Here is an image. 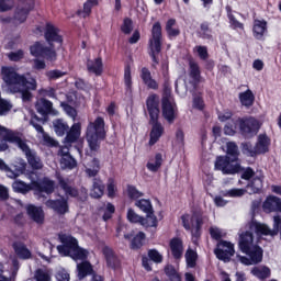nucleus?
Returning <instances> with one entry per match:
<instances>
[{
    "label": "nucleus",
    "mask_w": 281,
    "mask_h": 281,
    "mask_svg": "<svg viewBox=\"0 0 281 281\" xmlns=\"http://www.w3.org/2000/svg\"><path fill=\"white\" fill-rule=\"evenodd\" d=\"M205 221H207V216L201 212H195L192 216L182 215L183 227L191 232L193 243H198L199 238H201V227Z\"/></svg>",
    "instance_id": "4"
},
{
    "label": "nucleus",
    "mask_w": 281,
    "mask_h": 281,
    "mask_svg": "<svg viewBox=\"0 0 281 281\" xmlns=\"http://www.w3.org/2000/svg\"><path fill=\"white\" fill-rule=\"evenodd\" d=\"M1 76L9 93H20L23 102L32 100L31 91H36V79H27L24 75H19L14 68L8 66L1 68Z\"/></svg>",
    "instance_id": "1"
},
{
    "label": "nucleus",
    "mask_w": 281,
    "mask_h": 281,
    "mask_svg": "<svg viewBox=\"0 0 281 281\" xmlns=\"http://www.w3.org/2000/svg\"><path fill=\"white\" fill-rule=\"evenodd\" d=\"M60 166L61 168H69V170H74L76 166H78V162H76V159L70 156H65L60 159Z\"/></svg>",
    "instance_id": "48"
},
{
    "label": "nucleus",
    "mask_w": 281,
    "mask_h": 281,
    "mask_svg": "<svg viewBox=\"0 0 281 281\" xmlns=\"http://www.w3.org/2000/svg\"><path fill=\"white\" fill-rule=\"evenodd\" d=\"M35 280L36 281H50L52 277H49V273L45 270H36L35 272Z\"/></svg>",
    "instance_id": "58"
},
{
    "label": "nucleus",
    "mask_w": 281,
    "mask_h": 281,
    "mask_svg": "<svg viewBox=\"0 0 281 281\" xmlns=\"http://www.w3.org/2000/svg\"><path fill=\"white\" fill-rule=\"evenodd\" d=\"M146 109L149 114L150 122L159 120V95L153 93L147 97Z\"/></svg>",
    "instance_id": "14"
},
{
    "label": "nucleus",
    "mask_w": 281,
    "mask_h": 281,
    "mask_svg": "<svg viewBox=\"0 0 281 281\" xmlns=\"http://www.w3.org/2000/svg\"><path fill=\"white\" fill-rule=\"evenodd\" d=\"M271 145V140L267 134H260L258 136V142L255 145L257 149V155H263V153H269V146Z\"/></svg>",
    "instance_id": "28"
},
{
    "label": "nucleus",
    "mask_w": 281,
    "mask_h": 281,
    "mask_svg": "<svg viewBox=\"0 0 281 281\" xmlns=\"http://www.w3.org/2000/svg\"><path fill=\"white\" fill-rule=\"evenodd\" d=\"M127 194L130 199H140V196H144V193L133 186L127 187Z\"/></svg>",
    "instance_id": "56"
},
{
    "label": "nucleus",
    "mask_w": 281,
    "mask_h": 281,
    "mask_svg": "<svg viewBox=\"0 0 281 281\" xmlns=\"http://www.w3.org/2000/svg\"><path fill=\"white\" fill-rule=\"evenodd\" d=\"M140 79L144 85H146L147 89H153L154 91H157L159 89V83L157 80L153 78V74L150 72V69L143 67L140 69Z\"/></svg>",
    "instance_id": "19"
},
{
    "label": "nucleus",
    "mask_w": 281,
    "mask_h": 281,
    "mask_svg": "<svg viewBox=\"0 0 281 281\" xmlns=\"http://www.w3.org/2000/svg\"><path fill=\"white\" fill-rule=\"evenodd\" d=\"M53 128H54L56 135H58L59 137H63V135H65V133H67V131H69V125H67V123H65V121L57 119V120L53 121Z\"/></svg>",
    "instance_id": "40"
},
{
    "label": "nucleus",
    "mask_w": 281,
    "mask_h": 281,
    "mask_svg": "<svg viewBox=\"0 0 281 281\" xmlns=\"http://www.w3.org/2000/svg\"><path fill=\"white\" fill-rule=\"evenodd\" d=\"M58 29L54 26L52 23L46 24L44 36L48 43V45H52V43H59V45L63 43V37L58 33Z\"/></svg>",
    "instance_id": "18"
},
{
    "label": "nucleus",
    "mask_w": 281,
    "mask_h": 281,
    "mask_svg": "<svg viewBox=\"0 0 281 281\" xmlns=\"http://www.w3.org/2000/svg\"><path fill=\"white\" fill-rule=\"evenodd\" d=\"M148 258L153 260V262L159 263L164 261V256L157 251V249H150L148 251Z\"/></svg>",
    "instance_id": "52"
},
{
    "label": "nucleus",
    "mask_w": 281,
    "mask_h": 281,
    "mask_svg": "<svg viewBox=\"0 0 281 281\" xmlns=\"http://www.w3.org/2000/svg\"><path fill=\"white\" fill-rule=\"evenodd\" d=\"M95 5H98V0H88L83 4V10L82 11H78V14L80 16H82L83 19H87V16H89L91 14L92 8H95Z\"/></svg>",
    "instance_id": "45"
},
{
    "label": "nucleus",
    "mask_w": 281,
    "mask_h": 281,
    "mask_svg": "<svg viewBox=\"0 0 281 281\" xmlns=\"http://www.w3.org/2000/svg\"><path fill=\"white\" fill-rule=\"evenodd\" d=\"M161 164H164V157L161 154H156L155 159H150L147 162V169L150 170V172H157L161 168Z\"/></svg>",
    "instance_id": "41"
},
{
    "label": "nucleus",
    "mask_w": 281,
    "mask_h": 281,
    "mask_svg": "<svg viewBox=\"0 0 281 281\" xmlns=\"http://www.w3.org/2000/svg\"><path fill=\"white\" fill-rule=\"evenodd\" d=\"M146 217H143L140 225H143V227H157V216H155V213L149 212L146 213Z\"/></svg>",
    "instance_id": "44"
},
{
    "label": "nucleus",
    "mask_w": 281,
    "mask_h": 281,
    "mask_svg": "<svg viewBox=\"0 0 281 281\" xmlns=\"http://www.w3.org/2000/svg\"><path fill=\"white\" fill-rule=\"evenodd\" d=\"M244 194H247V190L245 189H231L226 191V196H232V198L244 196Z\"/></svg>",
    "instance_id": "62"
},
{
    "label": "nucleus",
    "mask_w": 281,
    "mask_h": 281,
    "mask_svg": "<svg viewBox=\"0 0 281 281\" xmlns=\"http://www.w3.org/2000/svg\"><path fill=\"white\" fill-rule=\"evenodd\" d=\"M26 214L37 225H43L45 223V211L43 207L36 206L34 204L26 205Z\"/></svg>",
    "instance_id": "16"
},
{
    "label": "nucleus",
    "mask_w": 281,
    "mask_h": 281,
    "mask_svg": "<svg viewBox=\"0 0 281 281\" xmlns=\"http://www.w3.org/2000/svg\"><path fill=\"white\" fill-rule=\"evenodd\" d=\"M12 109V104L7 100L0 99V115H5Z\"/></svg>",
    "instance_id": "63"
},
{
    "label": "nucleus",
    "mask_w": 281,
    "mask_h": 281,
    "mask_svg": "<svg viewBox=\"0 0 281 281\" xmlns=\"http://www.w3.org/2000/svg\"><path fill=\"white\" fill-rule=\"evenodd\" d=\"M258 128H260V125L258 120L254 117L239 120V130L244 137H254L258 133Z\"/></svg>",
    "instance_id": "10"
},
{
    "label": "nucleus",
    "mask_w": 281,
    "mask_h": 281,
    "mask_svg": "<svg viewBox=\"0 0 281 281\" xmlns=\"http://www.w3.org/2000/svg\"><path fill=\"white\" fill-rule=\"evenodd\" d=\"M23 135V133L19 131H13L8 127L1 126L0 125V137L2 139H7L9 144H15L19 142L20 137Z\"/></svg>",
    "instance_id": "21"
},
{
    "label": "nucleus",
    "mask_w": 281,
    "mask_h": 281,
    "mask_svg": "<svg viewBox=\"0 0 281 281\" xmlns=\"http://www.w3.org/2000/svg\"><path fill=\"white\" fill-rule=\"evenodd\" d=\"M175 25H177V20L170 19L167 21L166 32L170 38H175L176 36H179V34H181V31L175 27Z\"/></svg>",
    "instance_id": "42"
},
{
    "label": "nucleus",
    "mask_w": 281,
    "mask_h": 281,
    "mask_svg": "<svg viewBox=\"0 0 281 281\" xmlns=\"http://www.w3.org/2000/svg\"><path fill=\"white\" fill-rule=\"evenodd\" d=\"M59 188L64 190L66 196H78V189H76L69 179L58 177Z\"/></svg>",
    "instance_id": "26"
},
{
    "label": "nucleus",
    "mask_w": 281,
    "mask_h": 281,
    "mask_svg": "<svg viewBox=\"0 0 281 281\" xmlns=\"http://www.w3.org/2000/svg\"><path fill=\"white\" fill-rule=\"evenodd\" d=\"M239 100L243 104V106H254V101L256 100V97L254 95V92L248 89L245 92L239 93Z\"/></svg>",
    "instance_id": "39"
},
{
    "label": "nucleus",
    "mask_w": 281,
    "mask_h": 281,
    "mask_svg": "<svg viewBox=\"0 0 281 281\" xmlns=\"http://www.w3.org/2000/svg\"><path fill=\"white\" fill-rule=\"evenodd\" d=\"M61 106H63L66 115L71 117L74 121H76V117L78 115V112L76 111V109L67 103H61Z\"/></svg>",
    "instance_id": "51"
},
{
    "label": "nucleus",
    "mask_w": 281,
    "mask_h": 281,
    "mask_svg": "<svg viewBox=\"0 0 281 281\" xmlns=\"http://www.w3.org/2000/svg\"><path fill=\"white\" fill-rule=\"evenodd\" d=\"M250 273L258 278V280H267L271 278V269L267 266H256L251 269Z\"/></svg>",
    "instance_id": "30"
},
{
    "label": "nucleus",
    "mask_w": 281,
    "mask_h": 281,
    "mask_svg": "<svg viewBox=\"0 0 281 281\" xmlns=\"http://www.w3.org/2000/svg\"><path fill=\"white\" fill-rule=\"evenodd\" d=\"M56 279L57 281H69L70 280L69 272H67V270L65 269H59L57 271Z\"/></svg>",
    "instance_id": "64"
},
{
    "label": "nucleus",
    "mask_w": 281,
    "mask_h": 281,
    "mask_svg": "<svg viewBox=\"0 0 281 281\" xmlns=\"http://www.w3.org/2000/svg\"><path fill=\"white\" fill-rule=\"evenodd\" d=\"M38 93L42 98H56V90L54 88L40 89Z\"/></svg>",
    "instance_id": "61"
},
{
    "label": "nucleus",
    "mask_w": 281,
    "mask_h": 281,
    "mask_svg": "<svg viewBox=\"0 0 281 281\" xmlns=\"http://www.w3.org/2000/svg\"><path fill=\"white\" fill-rule=\"evenodd\" d=\"M15 146L22 150L23 155L26 157V161L29 166H31L32 170H43V159L36 153V150L30 148L27 145V138L25 135H21L20 139L15 143Z\"/></svg>",
    "instance_id": "5"
},
{
    "label": "nucleus",
    "mask_w": 281,
    "mask_h": 281,
    "mask_svg": "<svg viewBox=\"0 0 281 281\" xmlns=\"http://www.w3.org/2000/svg\"><path fill=\"white\" fill-rule=\"evenodd\" d=\"M106 137V131H104V119L98 116L94 122L89 123L86 133V139L90 148L91 155H95L100 150V140Z\"/></svg>",
    "instance_id": "2"
},
{
    "label": "nucleus",
    "mask_w": 281,
    "mask_h": 281,
    "mask_svg": "<svg viewBox=\"0 0 281 281\" xmlns=\"http://www.w3.org/2000/svg\"><path fill=\"white\" fill-rule=\"evenodd\" d=\"M55 189L56 183L48 178H44L40 182H33V190L35 192V196H38V199L44 196L43 193L53 194Z\"/></svg>",
    "instance_id": "12"
},
{
    "label": "nucleus",
    "mask_w": 281,
    "mask_h": 281,
    "mask_svg": "<svg viewBox=\"0 0 281 281\" xmlns=\"http://www.w3.org/2000/svg\"><path fill=\"white\" fill-rule=\"evenodd\" d=\"M102 251H103V256L105 258L106 266L110 269H119L120 259L117 258V256L115 255L113 249L105 246V247H103Z\"/></svg>",
    "instance_id": "24"
},
{
    "label": "nucleus",
    "mask_w": 281,
    "mask_h": 281,
    "mask_svg": "<svg viewBox=\"0 0 281 281\" xmlns=\"http://www.w3.org/2000/svg\"><path fill=\"white\" fill-rule=\"evenodd\" d=\"M142 220H143V217L139 216L137 213H135V211L133 209L127 210V221H130V223H140L142 224Z\"/></svg>",
    "instance_id": "54"
},
{
    "label": "nucleus",
    "mask_w": 281,
    "mask_h": 281,
    "mask_svg": "<svg viewBox=\"0 0 281 281\" xmlns=\"http://www.w3.org/2000/svg\"><path fill=\"white\" fill-rule=\"evenodd\" d=\"M240 155V151L238 150V145L234 142H228L226 144V157H229L232 161H236L237 164H240L238 160V157Z\"/></svg>",
    "instance_id": "35"
},
{
    "label": "nucleus",
    "mask_w": 281,
    "mask_h": 281,
    "mask_svg": "<svg viewBox=\"0 0 281 281\" xmlns=\"http://www.w3.org/2000/svg\"><path fill=\"white\" fill-rule=\"evenodd\" d=\"M170 249L173 258H181L183 256V241L180 238L171 239Z\"/></svg>",
    "instance_id": "34"
},
{
    "label": "nucleus",
    "mask_w": 281,
    "mask_h": 281,
    "mask_svg": "<svg viewBox=\"0 0 281 281\" xmlns=\"http://www.w3.org/2000/svg\"><path fill=\"white\" fill-rule=\"evenodd\" d=\"M187 267L194 269L196 267V251L188 249L186 252Z\"/></svg>",
    "instance_id": "49"
},
{
    "label": "nucleus",
    "mask_w": 281,
    "mask_h": 281,
    "mask_svg": "<svg viewBox=\"0 0 281 281\" xmlns=\"http://www.w3.org/2000/svg\"><path fill=\"white\" fill-rule=\"evenodd\" d=\"M215 170H221L223 175H236L243 167L240 162L232 161L229 156H218L215 160Z\"/></svg>",
    "instance_id": "8"
},
{
    "label": "nucleus",
    "mask_w": 281,
    "mask_h": 281,
    "mask_svg": "<svg viewBox=\"0 0 281 281\" xmlns=\"http://www.w3.org/2000/svg\"><path fill=\"white\" fill-rule=\"evenodd\" d=\"M123 34H131L133 32V20L126 18L121 26Z\"/></svg>",
    "instance_id": "57"
},
{
    "label": "nucleus",
    "mask_w": 281,
    "mask_h": 281,
    "mask_svg": "<svg viewBox=\"0 0 281 281\" xmlns=\"http://www.w3.org/2000/svg\"><path fill=\"white\" fill-rule=\"evenodd\" d=\"M81 131L82 127L80 123H75L67 133L64 144H67L68 146H71V144H76V142L80 139Z\"/></svg>",
    "instance_id": "23"
},
{
    "label": "nucleus",
    "mask_w": 281,
    "mask_h": 281,
    "mask_svg": "<svg viewBox=\"0 0 281 281\" xmlns=\"http://www.w3.org/2000/svg\"><path fill=\"white\" fill-rule=\"evenodd\" d=\"M214 254L218 260L224 262H229L232 256H234V245L229 241L222 240L217 244V248L214 250Z\"/></svg>",
    "instance_id": "11"
},
{
    "label": "nucleus",
    "mask_w": 281,
    "mask_h": 281,
    "mask_svg": "<svg viewBox=\"0 0 281 281\" xmlns=\"http://www.w3.org/2000/svg\"><path fill=\"white\" fill-rule=\"evenodd\" d=\"M13 249L16 256H19V258H22L23 260H27V258H32V252L30 251V249H27V246H25V244L21 241H15L13 244Z\"/></svg>",
    "instance_id": "32"
},
{
    "label": "nucleus",
    "mask_w": 281,
    "mask_h": 281,
    "mask_svg": "<svg viewBox=\"0 0 281 281\" xmlns=\"http://www.w3.org/2000/svg\"><path fill=\"white\" fill-rule=\"evenodd\" d=\"M60 243L63 245L57 246V251L61 256H70L72 260H87L89 251L78 246V240L69 235H61Z\"/></svg>",
    "instance_id": "3"
},
{
    "label": "nucleus",
    "mask_w": 281,
    "mask_h": 281,
    "mask_svg": "<svg viewBox=\"0 0 281 281\" xmlns=\"http://www.w3.org/2000/svg\"><path fill=\"white\" fill-rule=\"evenodd\" d=\"M161 109L165 120H167L169 124H172L177 117V110L172 95L170 94V88L168 87H165V92L161 99Z\"/></svg>",
    "instance_id": "7"
},
{
    "label": "nucleus",
    "mask_w": 281,
    "mask_h": 281,
    "mask_svg": "<svg viewBox=\"0 0 281 281\" xmlns=\"http://www.w3.org/2000/svg\"><path fill=\"white\" fill-rule=\"evenodd\" d=\"M247 189L249 190V194H258L260 190H262V179L261 178H254L252 181L247 186Z\"/></svg>",
    "instance_id": "43"
},
{
    "label": "nucleus",
    "mask_w": 281,
    "mask_h": 281,
    "mask_svg": "<svg viewBox=\"0 0 281 281\" xmlns=\"http://www.w3.org/2000/svg\"><path fill=\"white\" fill-rule=\"evenodd\" d=\"M67 72L60 71V70H49L46 72V77L48 80H58V78H63V76H66Z\"/></svg>",
    "instance_id": "59"
},
{
    "label": "nucleus",
    "mask_w": 281,
    "mask_h": 281,
    "mask_svg": "<svg viewBox=\"0 0 281 281\" xmlns=\"http://www.w3.org/2000/svg\"><path fill=\"white\" fill-rule=\"evenodd\" d=\"M104 182L100 178H93L92 180V188L90 191V196L92 199H102L104 196Z\"/></svg>",
    "instance_id": "27"
},
{
    "label": "nucleus",
    "mask_w": 281,
    "mask_h": 281,
    "mask_svg": "<svg viewBox=\"0 0 281 281\" xmlns=\"http://www.w3.org/2000/svg\"><path fill=\"white\" fill-rule=\"evenodd\" d=\"M161 53V23L156 22L151 29V38L149 40V56L153 58V67L156 68Z\"/></svg>",
    "instance_id": "6"
},
{
    "label": "nucleus",
    "mask_w": 281,
    "mask_h": 281,
    "mask_svg": "<svg viewBox=\"0 0 281 281\" xmlns=\"http://www.w3.org/2000/svg\"><path fill=\"white\" fill-rule=\"evenodd\" d=\"M87 177H98L100 172V160L98 158H93L88 165L86 166L85 170Z\"/></svg>",
    "instance_id": "36"
},
{
    "label": "nucleus",
    "mask_w": 281,
    "mask_h": 281,
    "mask_svg": "<svg viewBox=\"0 0 281 281\" xmlns=\"http://www.w3.org/2000/svg\"><path fill=\"white\" fill-rule=\"evenodd\" d=\"M35 109L40 115H49L53 113V115H57L58 112L54 111V103L52 101L42 98L36 101Z\"/></svg>",
    "instance_id": "17"
},
{
    "label": "nucleus",
    "mask_w": 281,
    "mask_h": 281,
    "mask_svg": "<svg viewBox=\"0 0 281 281\" xmlns=\"http://www.w3.org/2000/svg\"><path fill=\"white\" fill-rule=\"evenodd\" d=\"M23 56H25L23 49H19L16 52H11L8 54L9 60H12L13 63H19V60H22Z\"/></svg>",
    "instance_id": "53"
},
{
    "label": "nucleus",
    "mask_w": 281,
    "mask_h": 281,
    "mask_svg": "<svg viewBox=\"0 0 281 281\" xmlns=\"http://www.w3.org/2000/svg\"><path fill=\"white\" fill-rule=\"evenodd\" d=\"M149 124L153 126L150 132L149 146H155V144H157L159 138L164 135V126L160 125L159 120L156 122H150L149 119Z\"/></svg>",
    "instance_id": "25"
},
{
    "label": "nucleus",
    "mask_w": 281,
    "mask_h": 281,
    "mask_svg": "<svg viewBox=\"0 0 281 281\" xmlns=\"http://www.w3.org/2000/svg\"><path fill=\"white\" fill-rule=\"evenodd\" d=\"M243 153L248 157H256V155H258V150L256 149V146H252L251 143L243 144Z\"/></svg>",
    "instance_id": "50"
},
{
    "label": "nucleus",
    "mask_w": 281,
    "mask_h": 281,
    "mask_svg": "<svg viewBox=\"0 0 281 281\" xmlns=\"http://www.w3.org/2000/svg\"><path fill=\"white\" fill-rule=\"evenodd\" d=\"M12 188L14 192H18L20 194H27V192H31V190H34V183L32 186L25 183L24 181L21 180H15L12 183Z\"/></svg>",
    "instance_id": "37"
},
{
    "label": "nucleus",
    "mask_w": 281,
    "mask_h": 281,
    "mask_svg": "<svg viewBox=\"0 0 281 281\" xmlns=\"http://www.w3.org/2000/svg\"><path fill=\"white\" fill-rule=\"evenodd\" d=\"M146 240V234L139 232L131 241V249H142Z\"/></svg>",
    "instance_id": "46"
},
{
    "label": "nucleus",
    "mask_w": 281,
    "mask_h": 281,
    "mask_svg": "<svg viewBox=\"0 0 281 281\" xmlns=\"http://www.w3.org/2000/svg\"><path fill=\"white\" fill-rule=\"evenodd\" d=\"M45 205L49 210H54L56 214H59L60 216L69 213V202L65 196H59L56 200H47Z\"/></svg>",
    "instance_id": "13"
},
{
    "label": "nucleus",
    "mask_w": 281,
    "mask_h": 281,
    "mask_svg": "<svg viewBox=\"0 0 281 281\" xmlns=\"http://www.w3.org/2000/svg\"><path fill=\"white\" fill-rule=\"evenodd\" d=\"M34 10V1L29 0L22 4H19L15 9L14 21L18 23H25L27 21V14Z\"/></svg>",
    "instance_id": "15"
},
{
    "label": "nucleus",
    "mask_w": 281,
    "mask_h": 281,
    "mask_svg": "<svg viewBox=\"0 0 281 281\" xmlns=\"http://www.w3.org/2000/svg\"><path fill=\"white\" fill-rule=\"evenodd\" d=\"M77 269L79 280H85L87 276H91V273H93V266H91L89 261H82L81 263H78Z\"/></svg>",
    "instance_id": "33"
},
{
    "label": "nucleus",
    "mask_w": 281,
    "mask_h": 281,
    "mask_svg": "<svg viewBox=\"0 0 281 281\" xmlns=\"http://www.w3.org/2000/svg\"><path fill=\"white\" fill-rule=\"evenodd\" d=\"M189 76L193 80V82H201V68L194 59L189 60Z\"/></svg>",
    "instance_id": "31"
},
{
    "label": "nucleus",
    "mask_w": 281,
    "mask_h": 281,
    "mask_svg": "<svg viewBox=\"0 0 281 281\" xmlns=\"http://www.w3.org/2000/svg\"><path fill=\"white\" fill-rule=\"evenodd\" d=\"M263 212H281V199L276 195H270L263 202Z\"/></svg>",
    "instance_id": "22"
},
{
    "label": "nucleus",
    "mask_w": 281,
    "mask_h": 281,
    "mask_svg": "<svg viewBox=\"0 0 281 281\" xmlns=\"http://www.w3.org/2000/svg\"><path fill=\"white\" fill-rule=\"evenodd\" d=\"M0 170L2 172H7V177H9V179H16L18 177H21V175H23V172L25 171V165L15 167V169L12 170V168H10L8 164H5V160L0 158Z\"/></svg>",
    "instance_id": "20"
},
{
    "label": "nucleus",
    "mask_w": 281,
    "mask_h": 281,
    "mask_svg": "<svg viewBox=\"0 0 281 281\" xmlns=\"http://www.w3.org/2000/svg\"><path fill=\"white\" fill-rule=\"evenodd\" d=\"M252 32L255 37L262 38L267 32V21L255 20Z\"/></svg>",
    "instance_id": "38"
},
{
    "label": "nucleus",
    "mask_w": 281,
    "mask_h": 281,
    "mask_svg": "<svg viewBox=\"0 0 281 281\" xmlns=\"http://www.w3.org/2000/svg\"><path fill=\"white\" fill-rule=\"evenodd\" d=\"M30 52L32 56H35V58H46V60H56V50L54 49L53 44L50 47H47L41 42H36L34 45L30 47Z\"/></svg>",
    "instance_id": "9"
},
{
    "label": "nucleus",
    "mask_w": 281,
    "mask_h": 281,
    "mask_svg": "<svg viewBox=\"0 0 281 281\" xmlns=\"http://www.w3.org/2000/svg\"><path fill=\"white\" fill-rule=\"evenodd\" d=\"M87 69L89 74H94V76H102V71H103L102 58L88 59Z\"/></svg>",
    "instance_id": "29"
},
{
    "label": "nucleus",
    "mask_w": 281,
    "mask_h": 281,
    "mask_svg": "<svg viewBox=\"0 0 281 281\" xmlns=\"http://www.w3.org/2000/svg\"><path fill=\"white\" fill-rule=\"evenodd\" d=\"M14 8V0H0V12H10Z\"/></svg>",
    "instance_id": "55"
},
{
    "label": "nucleus",
    "mask_w": 281,
    "mask_h": 281,
    "mask_svg": "<svg viewBox=\"0 0 281 281\" xmlns=\"http://www.w3.org/2000/svg\"><path fill=\"white\" fill-rule=\"evenodd\" d=\"M136 207H139L142 212H145V214H148L153 212V204L150 203V200L142 199L135 202Z\"/></svg>",
    "instance_id": "47"
},
{
    "label": "nucleus",
    "mask_w": 281,
    "mask_h": 281,
    "mask_svg": "<svg viewBox=\"0 0 281 281\" xmlns=\"http://www.w3.org/2000/svg\"><path fill=\"white\" fill-rule=\"evenodd\" d=\"M194 52H198L199 57L201 60H207L210 55L207 54V47L206 46H195Z\"/></svg>",
    "instance_id": "60"
}]
</instances>
